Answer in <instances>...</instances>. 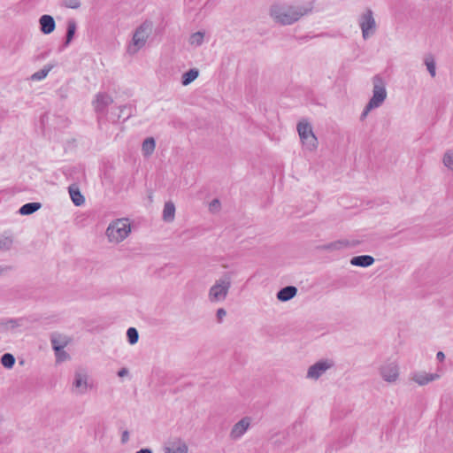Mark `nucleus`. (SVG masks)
Here are the masks:
<instances>
[{"label":"nucleus","instance_id":"f257e3e1","mask_svg":"<svg viewBox=\"0 0 453 453\" xmlns=\"http://www.w3.org/2000/svg\"><path fill=\"white\" fill-rule=\"evenodd\" d=\"M311 4H299L286 0H276L269 7V16L280 26H291L311 13Z\"/></svg>","mask_w":453,"mask_h":453},{"label":"nucleus","instance_id":"f03ea898","mask_svg":"<svg viewBox=\"0 0 453 453\" xmlns=\"http://www.w3.org/2000/svg\"><path fill=\"white\" fill-rule=\"evenodd\" d=\"M233 273L226 272L215 280L208 292V300L212 303H222L226 300L232 287Z\"/></svg>","mask_w":453,"mask_h":453},{"label":"nucleus","instance_id":"7ed1b4c3","mask_svg":"<svg viewBox=\"0 0 453 453\" xmlns=\"http://www.w3.org/2000/svg\"><path fill=\"white\" fill-rule=\"evenodd\" d=\"M372 96L365 107L361 114V119H364L370 111L380 107L387 98L385 81L380 75L377 74L372 78Z\"/></svg>","mask_w":453,"mask_h":453},{"label":"nucleus","instance_id":"20e7f679","mask_svg":"<svg viewBox=\"0 0 453 453\" xmlns=\"http://www.w3.org/2000/svg\"><path fill=\"white\" fill-rule=\"evenodd\" d=\"M153 29L150 21H144L134 31L131 42L127 47V53L130 55L136 54L139 50L144 47L147 39L151 35Z\"/></svg>","mask_w":453,"mask_h":453},{"label":"nucleus","instance_id":"39448f33","mask_svg":"<svg viewBox=\"0 0 453 453\" xmlns=\"http://www.w3.org/2000/svg\"><path fill=\"white\" fill-rule=\"evenodd\" d=\"M131 232V226L127 219H117L111 223L106 229V235L110 242H119L127 238Z\"/></svg>","mask_w":453,"mask_h":453},{"label":"nucleus","instance_id":"423d86ee","mask_svg":"<svg viewBox=\"0 0 453 453\" xmlns=\"http://www.w3.org/2000/svg\"><path fill=\"white\" fill-rule=\"evenodd\" d=\"M358 25L362 31V36L365 40L375 34L377 25L373 17V12L371 9H367L359 16Z\"/></svg>","mask_w":453,"mask_h":453},{"label":"nucleus","instance_id":"0eeeda50","mask_svg":"<svg viewBox=\"0 0 453 453\" xmlns=\"http://www.w3.org/2000/svg\"><path fill=\"white\" fill-rule=\"evenodd\" d=\"M381 378L389 383L395 382L399 378V367L395 362H386L379 369Z\"/></svg>","mask_w":453,"mask_h":453},{"label":"nucleus","instance_id":"6e6552de","mask_svg":"<svg viewBox=\"0 0 453 453\" xmlns=\"http://www.w3.org/2000/svg\"><path fill=\"white\" fill-rule=\"evenodd\" d=\"M334 366L332 360H319L311 366L309 367L307 372V378L318 380L326 370Z\"/></svg>","mask_w":453,"mask_h":453},{"label":"nucleus","instance_id":"1a4fd4ad","mask_svg":"<svg viewBox=\"0 0 453 453\" xmlns=\"http://www.w3.org/2000/svg\"><path fill=\"white\" fill-rule=\"evenodd\" d=\"M88 374L82 368H78L74 372L73 387L79 394H84L88 389Z\"/></svg>","mask_w":453,"mask_h":453},{"label":"nucleus","instance_id":"9d476101","mask_svg":"<svg viewBox=\"0 0 453 453\" xmlns=\"http://www.w3.org/2000/svg\"><path fill=\"white\" fill-rule=\"evenodd\" d=\"M250 425V418L248 417H245L242 418L240 421H238L236 424L234 425V426L231 429L230 432V438L232 440H237L241 438L248 430Z\"/></svg>","mask_w":453,"mask_h":453},{"label":"nucleus","instance_id":"9b49d317","mask_svg":"<svg viewBox=\"0 0 453 453\" xmlns=\"http://www.w3.org/2000/svg\"><path fill=\"white\" fill-rule=\"evenodd\" d=\"M113 103V99L106 93H98L94 101V107L97 113H104L106 108Z\"/></svg>","mask_w":453,"mask_h":453},{"label":"nucleus","instance_id":"f8f14e48","mask_svg":"<svg viewBox=\"0 0 453 453\" xmlns=\"http://www.w3.org/2000/svg\"><path fill=\"white\" fill-rule=\"evenodd\" d=\"M40 30L44 35L51 34L56 28V22L52 16L44 14L39 19Z\"/></svg>","mask_w":453,"mask_h":453},{"label":"nucleus","instance_id":"ddd939ff","mask_svg":"<svg viewBox=\"0 0 453 453\" xmlns=\"http://www.w3.org/2000/svg\"><path fill=\"white\" fill-rule=\"evenodd\" d=\"M439 378L437 373H427L426 372H416L411 375V380L419 386H424Z\"/></svg>","mask_w":453,"mask_h":453},{"label":"nucleus","instance_id":"4468645a","mask_svg":"<svg viewBox=\"0 0 453 453\" xmlns=\"http://www.w3.org/2000/svg\"><path fill=\"white\" fill-rule=\"evenodd\" d=\"M297 294V288L295 286H287L280 289L276 295L278 300L287 302L294 298Z\"/></svg>","mask_w":453,"mask_h":453},{"label":"nucleus","instance_id":"2eb2a0df","mask_svg":"<svg viewBox=\"0 0 453 453\" xmlns=\"http://www.w3.org/2000/svg\"><path fill=\"white\" fill-rule=\"evenodd\" d=\"M51 346L54 351H59L67 346L69 341L68 338L60 334L54 333L50 336Z\"/></svg>","mask_w":453,"mask_h":453},{"label":"nucleus","instance_id":"dca6fc26","mask_svg":"<svg viewBox=\"0 0 453 453\" xmlns=\"http://www.w3.org/2000/svg\"><path fill=\"white\" fill-rule=\"evenodd\" d=\"M374 263V258L369 255H360L353 257L350 264L354 266L368 267Z\"/></svg>","mask_w":453,"mask_h":453},{"label":"nucleus","instance_id":"f3484780","mask_svg":"<svg viewBox=\"0 0 453 453\" xmlns=\"http://www.w3.org/2000/svg\"><path fill=\"white\" fill-rule=\"evenodd\" d=\"M68 190H69L71 199H72L73 203H74V205L81 206L84 203L85 198H84L83 195L81 193L78 187H76L75 185H71L68 188Z\"/></svg>","mask_w":453,"mask_h":453},{"label":"nucleus","instance_id":"a211bd4d","mask_svg":"<svg viewBox=\"0 0 453 453\" xmlns=\"http://www.w3.org/2000/svg\"><path fill=\"white\" fill-rule=\"evenodd\" d=\"M76 28H77L76 21L74 19H69L67 21L65 40L63 44L64 48L67 47L73 41L75 32H76Z\"/></svg>","mask_w":453,"mask_h":453},{"label":"nucleus","instance_id":"6ab92c4d","mask_svg":"<svg viewBox=\"0 0 453 453\" xmlns=\"http://www.w3.org/2000/svg\"><path fill=\"white\" fill-rule=\"evenodd\" d=\"M300 139L304 136H309L311 134H314L311 124L306 120H301L298 122L296 127Z\"/></svg>","mask_w":453,"mask_h":453},{"label":"nucleus","instance_id":"aec40b11","mask_svg":"<svg viewBox=\"0 0 453 453\" xmlns=\"http://www.w3.org/2000/svg\"><path fill=\"white\" fill-rule=\"evenodd\" d=\"M303 148L307 150L312 151L315 150L318 147V139L314 134H311L309 136H304L300 139Z\"/></svg>","mask_w":453,"mask_h":453},{"label":"nucleus","instance_id":"412c9836","mask_svg":"<svg viewBox=\"0 0 453 453\" xmlns=\"http://www.w3.org/2000/svg\"><path fill=\"white\" fill-rule=\"evenodd\" d=\"M41 207H42V204L40 203H37V202L27 203L19 208V212L21 215H31L34 212L37 211Z\"/></svg>","mask_w":453,"mask_h":453},{"label":"nucleus","instance_id":"4be33fe9","mask_svg":"<svg viewBox=\"0 0 453 453\" xmlns=\"http://www.w3.org/2000/svg\"><path fill=\"white\" fill-rule=\"evenodd\" d=\"M199 75V71L196 68H191L188 72L184 73L181 77V84L188 86L194 81Z\"/></svg>","mask_w":453,"mask_h":453},{"label":"nucleus","instance_id":"5701e85b","mask_svg":"<svg viewBox=\"0 0 453 453\" xmlns=\"http://www.w3.org/2000/svg\"><path fill=\"white\" fill-rule=\"evenodd\" d=\"M155 145H156V142H155L154 138H152V137L146 138L143 141L142 146V150L143 155L145 157L150 156L155 150Z\"/></svg>","mask_w":453,"mask_h":453},{"label":"nucleus","instance_id":"b1692460","mask_svg":"<svg viewBox=\"0 0 453 453\" xmlns=\"http://www.w3.org/2000/svg\"><path fill=\"white\" fill-rule=\"evenodd\" d=\"M348 246V242L345 241H335L328 244L320 246L319 248L324 250H339Z\"/></svg>","mask_w":453,"mask_h":453},{"label":"nucleus","instance_id":"393cba45","mask_svg":"<svg viewBox=\"0 0 453 453\" xmlns=\"http://www.w3.org/2000/svg\"><path fill=\"white\" fill-rule=\"evenodd\" d=\"M52 68H53V65H45L42 69L33 73L31 75V80L32 81H41V80L44 79Z\"/></svg>","mask_w":453,"mask_h":453},{"label":"nucleus","instance_id":"a878e982","mask_svg":"<svg viewBox=\"0 0 453 453\" xmlns=\"http://www.w3.org/2000/svg\"><path fill=\"white\" fill-rule=\"evenodd\" d=\"M13 238L12 236L0 235V251H8L12 249Z\"/></svg>","mask_w":453,"mask_h":453},{"label":"nucleus","instance_id":"bb28decb","mask_svg":"<svg viewBox=\"0 0 453 453\" xmlns=\"http://www.w3.org/2000/svg\"><path fill=\"white\" fill-rule=\"evenodd\" d=\"M1 364L5 368H12L15 364V357L11 353H5L1 357Z\"/></svg>","mask_w":453,"mask_h":453},{"label":"nucleus","instance_id":"cd10ccee","mask_svg":"<svg viewBox=\"0 0 453 453\" xmlns=\"http://www.w3.org/2000/svg\"><path fill=\"white\" fill-rule=\"evenodd\" d=\"M188 445L184 441H177L172 444V453H188Z\"/></svg>","mask_w":453,"mask_h":453},{"label":"nucleus","instance_id":"c85d7f7f","mask_svg":"<svg viewBox=\"0 0 453 453\" xmlns=\"http://www.w3.org/2000/svg\"><path fill=\"white\" fill-rule=\"evenodd\" d=\"M204 33L203 32H196L192 34L189 37V43L194 46H200L203 42Z\"/></svg>","mask_w":453,"mask_h":453},{"label":"nucleus","instance_id":"c756f323","mask_svg":"<svg viewBox=\"0 0 453 453\" xmlns=\"http://www.w3.org/2000/svg\"><path fill=\"white\" fill-rule=\"evenodd\" d=\"M425 65H426L427 71L432 77L436 75L435 61L432 56H427L425 58Z\"/></svg>","mask_w":453,"mask_h":453},{"label":"nucleus","instance_id":"7c9ffc66","mask_svg":"<svg viewBox=\"0 0 453 453\" xmlns=\"http://www.w3.org/2000/svg\"><path fill=\"white\" fill-rule=\"evenodd\" d=\"M127 337L130 344H135L139 340V334L137 329L134 327H129L127 331Z\"/></svg>","mask_w":453,"mask_h":453},{"label":"nucleus","instance_id":"2f4dec72","mask_svg":"<svg viewBox=\"0 0 453 453\" xmlns=\"http://www.w3.org/2000/svg\"><path fill=\"white\" fill-rule=\"evenodd\" d=\"M442 161L447 168L453 171V153L451 151H447L444 154Z\"/></svg>","mask_w":453,"mask_h":453},{"label":"nucleus","instance_id":"473e14b6","mask_svg":"<svg viewBox=\"0 0 453 453\" xmlns=\"http://www.w3.org/2000/svg\"><path fill=\"white\" fill-rule=\"evenodd\" d=\"M81 4L80 0H62V5L70 9H78Z\"/></svg>","mask_w":453,"mask_h":453},{"label":"nucleus","instance_id":"72a5a7b5","mask_svg":"<svg viewBox=\"0 0 453 453\" xmlns=\"http://www.w3.org/2000/svg\"><path fill=\"white\" fill-rule=\"evenodd\" d=\"M55 355L58 362H63L69 358V355L64 350V349H61L59 351H55Z\"/></svg>","mask_w":453,"mask_h":453},{"label":"nucleus","instance_id":"f704fd0d","mask_svg":"<svg viewBox=\"0 0 453 453\" xmlns=\"http://www.w3.org/2000/svg\"><path fill=\"white\" fill-rule=\"evenodd\" d=\"M163 219L168 221L170 219V201L165 203L163 211Z\"/></svg>","mask_w":453,"mask_h":453},{"label":"nucleus","instance_id":"c9c22d12","mask_svg":"<svg viewBox=\"0 0 453 453\" xmlns=\"http://www.w3.org/2000/svg\"><path fill=\"white\" fill-rule=\"evenodd\" d=\"M209 209L211 211L215 212L220 209V202L219 199H213L209 205Z\"/></svg>","mask_w":453,"mask_h":453},{"label":"nucleus","instance_id":"e433bc0d","mask_svg":"<svg viewBox=\"0 0 453 453\" xmlns=\"http://www.w3.org/2000/svg\"><path fill=\"white\" fill-rule=\"evenodd\" d=\"M226 311L224 308H219L217 310L216 318L219 323L223 321V319L226 317Z\"/></svg>","mask_w":453,"mask_h":453},{"label":"nucleus","instance_id":"4c0bfd02","mask_svg":"<svg viewBox=\"0 0 453 453\" xmlns=\"http://www.w3.org/2000/svg\"><path fill=\"white\" fill-rule=\"evenodd\" d=\"M13 267L12 265H0V276L5 274L6 273L12 271Z\"/></svg>","mask_w":453,"mask_h":453},{"label":"nucleus","instance_id":"58836bf2","mask_svg":"<svg viewBox=\"0 0 453 453\" xmlns=\"http://www.w3.org/2000/svg\"><path fill=\"white\" fill-rule=\"evenodd\" d=\"M129 441V432L127 430L123 431L121 434V443L126 444Z\"/></svg>","mask_w":453,"mask_h":453},{"label":"nucleus","instance_id":"ea45409f","mask_svg":"<svg viewBox=\"0 0 453 453\" xmlns=\"http://www.w3.org/2000/svg\"><path fill=\"white\" fill-rule=\"evenodd\" d=\"M129 373V371L127 368H121L119 372H118V376L119 377H124V376H127L128 375Z\"/></svg>","mask_w":453,"mask_h":453},{"label":"nucleus","instance_id":"a19ab883","mask_svg":"<svg viewBox=\"0 0 453 453\" xmlns=\"http://www.w3.org/2000/svg\"><path fill=\"white\" fill-rule=\"evenodd\" d=\"M436 358L440 361V362H442L444 359H445V355L442 351H439L437 352L436 354Z\"/></svg>","mask_w":453,"mask_h":453},{"label":"nucleus","instance_id":"79ce46f5","mask_svg":"<svg viewBox=\"0 0 453 453\" xmlns=\"http://www.w3.org/2000/svg\"><path fill=\"white\" fill-rule=\"evenodd\" d=\"M135 453H153V452H152V449H150L149 448H143V449H141L140 450L136 451Z\"/></svg>","mask_w":453,"mask_h":453},{"label":"nucleus","instance_id":"37998d69","mask_svg":"<svg viewBox=\"0 0 453 453\" xmlns=\"http://www.w3.org/2000/svg\"><path fill=\"white\" fill-rule=\"evenodd\" d=\"M164 450L165 453H170V446L165 445Z\"/></svg>","mask_w":453,"mask_h":453},{"label":"nucleus","instance_id":"c03bdc74","mask_svg":"<svg viewBox=\"0 0 453 453\" xmlns=\"http://www.w3.org/2000/svg\"><path fill=\"white\" fill-rule=\"evenodd\" d=\"M174 211H175V208H174V205L172 203V219H173Z\"/></svg>","mask_w":453,"mask_h":453},{"label":"nucleus","instance_id":"a18cd8bd","mask_svg":"<svg viewBox=\"0 0 453 453\" xmlns=\"http://www.w3.org/2000/svg\"><path fill=\"white\" fill-rule=\"evenodd\" d=\"M127 108H128V107H127V105H124V106H122V107H120V108H119V111H120V112H123V111H124V110H126V109H127Z\"/></svg>","mask_w":453,"mask_h":453},{"label":"nucleus","instance_id":"49530a36","mask_svg":"<svg viewBox=\"0 0 453 453\" xmlns=\"http://www.w3.org/2000/svg\"><path fill=\"white\" fill-rule=\"evenodd\" d=\"M120 117H121V115H120V114H118V115L116 116V119H113V121H116V120L119 119V118H120Z\"/></svg>","mask_w":453,"mask_h":453},{"label":"nucleus","instance_id":"de8ad7c7","mask_svg":"<svg viewBox=\"0 0 453 453\" xmlns=\"http://www.w3.org/2000/svg\"><path fill=\"white\" fill-rule=\"evenodd\" d=\"M129 116H131V112H129V113L127 114V117H125V119H129Z\"/></svg>","mask_w":453,"mask_h":453},{"label":"nucleus","instance_id":"09e8293b","mask_svg":"<svg viewBox=\"0 0 453 453\" xmlns=\"http://www.w3.org/2000/svg\"><path fill=\"white\" fill-rule=\"evenodd\" d=\"M129 116H131V112H129V113L127 114V117H125V119H129Z\"/></svg>","mask_w":453,"mask_h":453},{"label":"nucleus","instance_id":"8fccbe9b","mask_svg":"<svg viewBox=\"0 0 453 453\" xmlns=\"http://www.w3.org/2000/svg\"><path fill=\"white\" fill-rule=\"evenodd\" d=\"M129 116H131V112H129V113L127 114V117H125V119H129Z\"/></svg>","mask_w":453,"mask_h":453},{"label":"nucleus","instance_id":"3c124183","mask_svg":"<svg viewBox=\"0 0 453 453\" xmlns=\"http://www.w3.org/2000/svg\"><path fill=\"white\" fill-rule=\"evenodd\" d=\"M149 199L150 200V202H152V197L151 196H149Z\"/></svg>","mask_w":453,"mask_h":453}]
</instances>
